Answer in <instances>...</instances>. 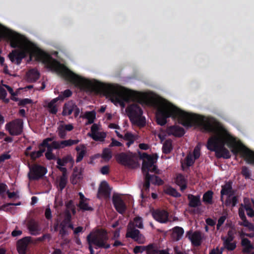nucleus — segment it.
Here are the masks:
<instances>
[{"instance_id":"37998d69","label":"nucleus","mask_w":254,"mask_h":254,"mask_svg":"<svg viewBox=\"0 0 254 254\" xmlns=\"http://www.w3.org/2000/svg\"><path fill=\"white\" fill-rule=\"evenodd\" d=\"M12 135H18L23 131V128H7Z\"/></svg>"},{"instance_id":"412c9836","label":"nucleus","mask_w":254,"mask_h":254,"mask_svg":"<svg viewBox=\"0 0 254 254\" xmlns=\"http://www.w3.org/2000/svg\"><path fill=\"white\" fill-rule=\"evenodd\" d=\"M27 227L30 233L32 235L36 236L41 232V228L39 223L34 220H31L28 222Z\"/></svg>"},{"instance_id":"6e6d98bb","label":"nucleus","mask_w":254,"mask_h":254,"mask_svg":"<svg viewBox=\"0 0 254 254\" xmlns=\"http://www.w3.org/2000/svg\"><path fill=\"white\" fill-rule=\"evenodd\" d=\"M241 173L246 179L250 178L251 175L250 172L247 167L244 166L242 167Z\"/></svg>"},{"instance_id":"c9c22d12","label":"nucleus","mask_w":254,"mask_h":254,"mask_svg":"<svg viewBox=\"0 0 254 254\" xmlns=\"http://www.w3.org/2000/svg\"><path fill=\"white\" fill-rule=\"evenodd\" d=\"M23 122L21 119H17L7 123L5 127H23Z\"/></svg>"},{"instance_id":"bf43d9fd","label":"nucleus","mask_w":254,"mask_h":254,"mask_svg":"<svg viewBox=\"0 0 254 254\" xmlns=\"http://www.w3.org/2000/svg\"><path fill=\"white\" fill-rule=\"evenodd\" d=\"M32 100L28 99V98H25V99H20L18 105L19 106L23 107L27 104L32 103Z\"/></svg>"},{"instance_id":"c756f323","label":"nucleus","mask_w":254,"mask_h":254,"mask_svg":"<svg viewBox=\"0 0 254 254\" xmlns=\"http://www.w3.org/2000/svg\"><path fill=\"white\" fill-rule=\"evenodd\" d=\"M213 195V192L212 190L207 191L203 194L202 201L206 204H212Z\"/></svg>"},{"instance_id":"c03bdc74","label":"nucleus","mask_w":254,"mask_h":254,"mask_svg":"<svg viewBox=\"0 0 254 254\" xmlns=\"http://www.w3.org/2000/svg\"><path fill=\"white\" fill-rule=\"evenodd\" d=\"M58 128V134L60 138H64L65 136L66 131H70L72 130L73 128Z\"/></svg>"},{"instance_id":"0e129e2a","label":"nucleus","mask_w":254,"mask_h":254,"mask_svg":"<svg viewBox=\"0 0 254 254\" xmlns=\"http://www.w3.org/2000/svg\"><path fill=\"white\" fill-rule=\"evenodd\" d=\"M45 217L48 220H50L52 219V212L50 208H47L45 210Z\"/></svg>"},{"instance_id":"a18cd8bd","label":"nucleus","mask_w":254,"mask_h":254,"mask_svg":"<svg viewBox=\"0 0 254 254\" xmlns=\"http://www.w3.org/2000/svg\"><path fill=\"white\" fill-rule=\"evenodd\" d=\"M224 248L228 251H233L236 248V243H231V242L224 241Z\"/></svg>"},{"instance_id":"8fccbe9b","label":"nucleus","mask_w":254,"mask_h":254,"mask_svg":"<svg viewBox=\"0 0 254 254\" xmlns=\"http://www.w3.org/2000/svg\"><path fill=\"white\" fill-rule=\"evenodd\" d=\"M102 157L106 160H109L112 158V154L108 149H104L103 151Z\"/></svg>"},{"instance_id":"6ab92c4d","label":"nucleus","mask_w":254,"mask_h":254,"mask_svg":"<svg viewBox=\"0 0 254 254\" xmlns=\"http://www.w3.org/2000/svg\"><path fill=\"white\" fill-rule=\"evenodd\" d=\"M31 240L30 237H25L17 242V250L19 254H25L28 245Z\"/></svg>"},{"instance_id":"5701e85b","label":"nucleus","mask_w":254,"mask_h":254,"mask_svg":"<svg viewBox=\"0 0 254 254\" xmlns=\"http://www.w3.org/2000/svg\"><path fill=\"white\" fill-rule=\"evenodd\" d=\"M96 112L94 111H87L85 112L83 115H81L80 117H81L83 120H85V125H88L94 123L96 118Z\"/></svg>"},{"instance_id":"423d86ee","label":"nucleus","mask_w":254,"mask_h":254,"mask_svg":"<svg viewBox=\"0 0 254 254\" xmlns=\"http://www.w3.org/2000/svg\"><path fill=\"white\" fill-rule=\"evenodd\" d=\"M126 112L132 124L138 127H144L146 120L142 116L143 111L137 104L129 105L126 109Z\"/></svg>"},{"instance_id":"680f3d73","label":"nucleus","mask_w":254,"mask_h":254,"mask_svg":"<svg viewBox=\"0 0 254 254\" xmlns=\"http://www.w3.org/2000/svg\"><path fill=\"white\" fill-rule=\"evenodd\" d=\"M224 250V248H221L220 249H219L218 248H217L216 249H214L212 250L210 252L209 254H222Z\"/></svg>"},{"instance_id":"79ce46f5","label":"nucleus","mask_w":254,"mask_h":254,"mask_svg":"<svg viewBox=\"0 0 254 254\" xmlns=\"http://www.w3.org/2000/svg\"><path fill=\"white\" fill-rule=\"evenodd\" d=\"M67 182V177H61L59 183V188L60 191H62L65 187Z\"/></svg>"},{"instance_id":"6e6552de","label":"nucleus","mask_w":254,"mask_h":254,"mask_svg":"<svg viewBox=\"0 0 254 254\" xmlns=\"http://www.w3.org/2000/svg\"><path fill=\"white\" fill-rule=\"evenodd\" d=\"M143 175L145 176V182L143 186V189L141 190V196L142 198L144 197L143 191H148L149 190L151 183L158 185H162L163 184V181L159 177L154 175H150L148 172H145V174H143Z\"/></svg>"},{"instance_id":"49530a36","label":"nucleus","mask_w":254,"mask_h":254,"mask_svg":"<svg viewBox=\"0 0 254 254\" xmlns=\"http://www.w3.org/2000/svg\"><path fill=\"white\" fill-rule=\"evenodd\" d=\"M80 178V174L75 172V170L70 177V182L73 185H75L77 183L78 180Z\"/></svg>"},{"instance_id":"de8ad7c7","label":"nucleus","mask_w":254,"mask_h":254,"mask_svg":"<svg viewBox=\"0 0 254 254\" xmlns=\"http://www.w3.org/2000/svg\"><path fill=\"white\" fill-rule=\"evenodd\" d=\"M160 129L161 132L158 134V136L160 139L161 142H162L165 139L167 133L168 134L167 132L168 129L166 128H160Z\"/></svg>"},{"instance_id":"e2e57ef3","label":"nucleus","mask_w":254,"mask_h":254,"mask_svg":"<svg viewBox=\"0 0 254 254\" xmlns=\"http://www.w3.org/2000/svg\"><path fill=\"white\" fill-rule=\"evenodd\" d=\"M65 206H66V210H69L72 209V208H73L74 207H75V205L73 203V201L72 200H68L67 202H66L65 203Z\"/></svg>"},{"instance_id":"5fc2aeb1","label":"nucleus","mask_w":254,"mask_h":254,"mask_svg":"<svg viewBox=\"0 0 254 254\" xmlns=\"http://www.w3.org/2000/svg\"><path fill=\"white\" fill-rule=\"evenodd\" d=\"M245 209L247 212V215L250 217H254V210L252 208V207L249 205L247 204L245 206Z\"/></svg>"},{"instance_id":"20e7f679","label":"nucleus","mask_w":254,"mask_h":254,"mask_svg":"<svg viewBox=\"0 0 254 254\" xmlns=\"http://www.w3.org/2000/svg\"><path fill=\"white\" fill-rule=\"evenodd\" d=\"M5 36L9 40L11 47L20 48V50H15L9 55L10 61L19 65L23 59L33 52V45L29 42H23L19 35L16 33L11 31L6 32Z\"/></svg>"},{"instance_id":"a19ab883","label":"nucleus","mask_w":254,"mask_h":254,"mask_svg":"<svg viewBox=\"0 0 254 254\" xmlns=\"http://www.w3.org/2000/svg\"><path fill=\"white\" fill-rule=\"evenodd\" d=\"M78 207L83 211H92L93 210V208L92 207L89 206L88 204L86 203L85 201H79Z\"/></svg>"},{"instance_id":"338daca9","label":"nucleus","mask_w":254,"mask_h":254,"mask_svg":"<svg viewBox=\"0 0 254 254\" xmlns=\"http://www.w3.org/2000/svg\"><path fill=\"white\" fill-rule=\"evenodd\" d=\"M46 239L50 240L51 239V235L50 234H44L42 237H39L37 240L39 242H43Z\"/></svg>"},{"instance_id":"4c0bfd02","label":"nucleus","mask_w":254,"mask_h":254,"mask_svg":"<svg viewBox=\"0 0 254 254\" xmlns=\"http://www.w3.org/2000/svg\"><path fill=\"white\" fill-rule=\"evenodd\" d=\"M33 53L36 55L37 58L41 60H45L46 58L49 57V56H48L45 52L41 51L39 49H36L34 50L33 49Z\"/></svg>"},{"instance_id":"f257e3e1","label":"nucleus","mask_w":254,"mask_h":254,"mask_svg":"<svg viewBox=\"0 0 254 254\" xmlns=\"http://www.w3.org/2000/svg\"><path fill=\"white\" fill-rule=\"evenodd\" d=\"M156 122L163 126L171 117L184 127H223L214 118L185 111L167 101L154 103Z\"/></svg>"},{"instance_id":"052dcab7","label":"nucleus","mask_w":254,"mask_h":254,"mask_svg":"<svg viewBox=\"0 0 254 254\" xmlns=\"http://www.w3.org/2000/svg\"><path fill=\"white\" fill-rule=\"evenodd\" d=\"M45 155L46 159L48 160L56 159V156L53 153V152H46Z\"/></svg>"},{"instance_id":"58836bf2","label":"nucleus","mask_w":254,"mask_h":254,"mask_svg":"<svg viewBox=\"0 0 254 254\" xmlns=\"http://www.w3.org/2000/svg\"><path fill=\"white\" fill-rule=\"evenodd\" d=\"M241 220H242V222H240L239 223V224L240 226H242L248 228L250 231H254V224L249 222L248 220L247 219V217Z\"/></svg>"},{"instance_id":"774afa93","label":"nucleus","mask_w":254,"mask_h":254,"mask_svg":"<svg viewBox=\"0 0 254 254\" xmlns=\"http://www.w3.org/2000/svg\"><path fill=\"white\" fill-rule=\"evenodd\" d=\"M205 222L207 225L211 227H214L216 224V222L210 218H208L205 220Z\"/></svg>"},{"instance_id":"13d9d810","label":"nucleus","mask_w":254,"mask_h":254,"mask_svg":"<svg viewBox=\"0 0 254 254\" xmlns=\"http://www.w3.org/2000/svg\"><path fill=\"white\" fill-rule=\"evenodd\" d=\"M241 244L245 247H249L250 248H254L253 246L251 244V241L247 238H243L242 239Z\"/></svg>"},{"instance_id":"1a4fd4ad","label":"nucleus","mask_w":254,"mask_h":254,"mask_svg":"<svg viewBox=\"0 0 254 254\" xmlns=\"http://www.w3.org/2000/svg\"><path fill=\"white\" fill-rule=\"evenodd\" d=\"M127 238H130L138 244H142L145 242V237L140 233L139 230L133 228L131 223H128L126 235Z\"/></svg>"},{"instance_id":"7ed1b4c3","label":"nucleus","mask_w":254,"mask_h":254,"mask_svg":"<svg viewBox=\"0 0 254 254\" xmlns=\"http://www.w3.org/2000/svg\"><path fill=\"white\" fill-rule=\"evenodd\" d=\"M63 77L69 82L76 86L86 91L98 94L100 93H107L111 97L123 105L125 103H128L134 99L133 92L127 90L124 87H121V90L110 91L106 84L98 81L92 82L76 74L67 68L61 70Z\"/></svg>"},{"instance_id":"b1692460","label":"nucleus","mask_w":254,"mask_h":254,"mask_svg":"<svg viewBox=\"0 0 254 254\" xmlns=\"http://www.w3.org/2000/svg\"><path fill=\"white\" fill-rule=\"evenodd\" d=\"M188 198L189 200V205L191 207H196L201 205L200 195H194L189 194L188 195Z\"/></svg>"},{"instance_id":"cd10ccee","label":"nucleus","mask_w":254,"mask_h":254,"mask_svg":"<svg viewBox=\"0 0 254 254\" xmlns=\"http://www.w3.org/2000/svg\"><path fill=\"white\" fill-rule=\"evenodd\" d=\"M168 129L167 132L172 134L175 137H180L185 133L184 128H166Z\"/></svg>"},{"instance_id":"0eeeda50","label":"nucleus","mask_w":254,"mask_h":254,"mask_svg":"<svg viewBox=\"0 0 254 254\" xmlns=\"http://www.w3.org/2000/svg\"><path fill=\"white\" fill-rule=\"evenodd\" d=\"M78 139H71L62 140L60 141H53L51 137L46 138L40 144L39 147L42 148H47V152H53V149L64 148L66 146H70L73 144H76L79 142Z\"/></svg>"},{"instance_id":"72a5a7b5","label":"nucleus","mask_w":254,"mask_h":254,"mask_svg":"<svg viewBox=\"0 0 254 254\" xmlns=\"http://www.w3.org/2000/svg\"><path fill=\"white\" fill-rule=\"evenodd\" d=\"M165 193L175 197H180L181 196V193H179L176 189L172 188V187L167 188L165 190Z\"/></svg>"},{"instance_id":"bb28decb","label":"nucleus","mask_w":254,"mask_h":254,"mask_svg":"<svg viewBox=\"0 0 254 254\" xmlns=\"http://www.w3.org/2000/svg\"><path fill=\"white\" fill-rule=\"evenodd\" d=\"M68 163L73 164L74 163L73 158L70 154L64 156L62 159L58 158L57 163L59 166H64Z\"/></svg>"},{"instance_id":"a211bd4d","label":"nucleus","mask_w":254,"mask_h":254,"mask_svg":"<svg viewBox=\"0 0 254 254\" xmlns=\"http://www.w3.org/2000/svg\"><path fill=\"white\" fill-rule=\"evenodd\" d=\"M152 215L155 220L159 222L165 223L168 221V212L164 209H157L152 212Z\"/></svg>"},{"instance_id":"9d476101","label":"nucleus","mask_w":254,"mask_h":254,"mask_svg":"<svg viewBox=\"0 0 254 254\" xmlns=\"http://www.w3.org/2000/svg\"><path fill=\"white\" fill-rule=\"evenodd\" d=\"M47 172L46 168L39 164L30 167L28 178L30 180H38L42 178Z\"/></svg>"},{"instance_id":"2eb2a0df","label":"nucleus","mask_w":254,"mask_h":254,"mask_svg":"<svg viewBox=\"0 0 254 254\" xmlns=\"http://www.w3.org/2000/svg\"><path fill=\"white\" fill-rule=\"evenodd\" d=\"M111 189L108 184L105 181H102L98 188L97 197L101 198H109L110 197Z\"/></svg>"},{"instance_id":"603ef678","label":"nucleus","mask_w":254,"mask_h":254,"mask_svg":"<svg viewBox=\"0 0 254 254\" xmlns=\"http://www.w3.org/2000/svg\"><path fill=\"white\" fill-rule=\"evenodd\" d=\"M123 139L127 141H134L135 140V136L130 132H127L125 134Z\"/></svg>"},{"instance_id":"f03ea898","label":"nucleus","mask_w":254,"mask_h":254,"mask_svg":"<svg viewBox=\"0 0 254 254\" xmlns=\"http://www.w3.org/2000/svg\"><path fill=\"white\" fill-rule=\"evenodd\" d=\"M203 132H210L211 136L208 138L207 142V148L208 150L215 152L217 158H223L229 159L231 157L230 151L225 147L227 145L231 149L232 152L237 155L240 152L245 159L249 163L254 164L248 153L254 155V152L244 146L240 148L241 143L237 141L226 128H200Z\"/></svg>"},{"instance_id":"ddd939ff","label":"nucleus","mask_w":254,"mask_h":254,"mask_svg":"<svg viewBox=\"0 0 254 254\" xmlns=\"http://www.w3.org/2000/svg\"><path fill=\"white\" fill-rule=\"evenodd\" d=\"M72 112L76 118L79 115L80 109L73 101H69L65 103L63 108V115L64 116L70 115Z\"/></svg>"},{"instance_id":"f8f14e48","label":"nucleus","mask_w":254,"mask_h":254,"mask_svg":"<svg viewBox=\"0 0 254 254\" xmlns=\"http://www.w3.org/2000/svg\"><path fill=\"white\" fill-rule=\"evenodd\" d=\"M112 202L118 212L123 214L126 212L127 208L126 204L119 194L116 193L113 194Z\"/></svg>"},{"instance_id":"ea45409f","label":"nucleus","mask_w":254,"mask_h":254,"mask_svg":"<svg viewBox=\"0 0 254 254\" xmlns=\"http://www.w3.org/2000/svg\"><path fill=\"white\" fill-rule=\"evenodd\" d=\"M72 92L69 89H66L64 92H62L57 99L60 101H63L64 99L69 97L72 95Z\"/></svg>"},{"instance_id":"e433bc0d","label":"nucleus","mask_w":254,"mask_h":254,"mask_svg":"<svg viewBox=\"0 0 254 254\" xmlns=\"http://www.w3.org/2000/svg\"><path fill=\"white\" fill-rule=\"evenodd\" d=\"M40 150L37 151H33L31 152L30 157L32 160H35L36 159L40 158L43 155V153L45 151V148L39 147Z\"/></svg>"},{"instance_id":"4468645a","label":"nucleus","mask_w":254,"mask_h":254,"mask_svg":"<svg viewBox=\"0 0 254 254\" xmlns=\"http://www.w3.org/2000/svg\"><path fill=\"white\" fill-rule=\"evenodd\" d=\"M71 221V215L69 210H65L64 212V218L60 224V229L59 231V234L61 237H64L68 235V233L66 230V227Z\"/></svg>"},{"instance_id":"473e14b6","label":"nucleus","mask_w":254,"mask_h":254,"mask_svg":"<svg viewBox=\"0 0 254 254\" xmlns=\"http://www.w3.org/2000/svg\"><path fill=\"white\" fill-rule=\"evenodd\" d=\"M145 251L146 254H158V249L154 244H150L145 246Z\"/></svg>"},{"instance_id":"09e8293b","label":"nucleus","mask_w":254,"mask_h":254,"mask_svg":"<svg viewBox=\"0 0 254 254\" xmlns=\"http://www.w3.org/2000/svg\"><path fill=\"white\" fill-rule=\"evenodd\" d=\"M227 238L222 237V239L226 242H232L234 239V234L232 230H229L227 233Z\"/></svg>"},{"instance_id":"dca6fc26","label":"nucleus","mask_w":254,"mask_h":254,"mask_svg":"<svg viewBox=\"0 0 254 254\" xmlns=\"http://www.w3.org/2000/svg\"><path fill=\"white\" fill-rule=\"evenodd\" d=\"M186 237L191 241L193 246L198 247L201 245L202 242V236L201 232L198 231L192 232L190 230L187 232Z\"/></svg>"},{"instance_id":"2f4dec72","label":"nucleus","mask_w":254,"mask_h":254,"mask_svg":"<svg viewBox=\"0 0 254 254\" xmlns=\"http://www.w3.org/2000/svg\"><path fill=\"white\" fill-rule=\"evenodd\" d=\"M172 149V141L170 139L166 140L163 144V153L165 154H168L171 152Z\"/></svg>"},{"instance_id":"7c9ffc66","label":"nucleus","mask_w":254,"mask_h":254,"mask_svg":"<svg viewBox=\"0 0 254 254\" xmlns=\"http://www.w3.org/2000/svg\"><path fill=\"white\" fill-rule=\"evenodd\" d=\"M57 101L58 100L56 98L50 101L47 105L49 111L53 114H56L58 112V108L56 104Z\"/></svg>"},{"instance_id":"c85d7f7f","label":"nucleus","mask_w":254,"mask_h":254,"mask_svg":"<svg viewBox=\"0 0 254 254\" xmlns=\"http://www.w3.org/2000/svg\"><path fill=\"white\" fill-rule=\"evenodd\" d=\"M184 233L183 228L176 226L173 229L172 237L176 241L180 240Z\"/></svg>"},{"instance_id":"4d7b16f0","label":"nucleus","mask_w":254,"mask_h":254,"mask_svg":"<svg viewBox=\"0 0 254 254\" xmlns=\"http://www.w3.org/2000/svg\"><path fill=\"white\" fill-rule=\"evenodd\" d=\"M145 246H136L133 248V253L135 254L142 253L145 251Z\"/></svg>"},{"instance_id":"aec40b11","label":"nucleus","mask_w":254,"mask_h":254,"mask_svg":"<svg viewBox=\"0 0 254 254\" xmlns=\"http://www.w3.org/2000/svg\"><path fill=\"white\" fill-rule=\"evenodd\" d=\"M157 154H153L149 156L146 160H143L141 170L143 174H145V172H148L149 167H151L156 162L158 158Z\"/></svg>"},{"instance_id":"69168bd1","label":"nucleus","mask_w":254,"mask_h":254,"mask_svg":"<svg viewBox=\"0 0 254 254\" xmlns=\"http://www.w3.org/2000/svg\"><path fill=\"white\" fill-rule=\"evenodd\" d=\"M193 155L194 160L197 159L200 156V150L197 147H195L193 151Z\"/></svg>"},{"instance_id":"3c124183","label":"nucleus","mask_w":254,"mask_h":254,"mask_svg":"<svg viewBox=\"0 0 254 254\" xmlns=\"http://www.w3.org/2000/svg\"><path fill=\"white\" fill-rule=\"evenodd\" d=\"M176 183L178 186L186 183V181L183 175L179 174L177 176L176 179Z\"/></svg>"},{"instance_id":"393cba45","label":"nucleus","mask_w":254,"mask_h":254,"mask_svg":"<svg viewBox=\"0 0 254 254\" xmlns=\"http://www.w3.org/2000/svg\"><path fill=\"white\" fill-rule=\"evenodd\" d=\"M39 77L40 73L37 69L34 68L29 70L27 73V80L30 82H35L39 78Z\"/></svg>"},{"instance_id":"39448f33","label":"nucleus","mask_w":254,"mask_h":254,"mask_svg":"<svg viewBox=\"0 0 254 254\" xmlns=\"http://www.w3.org/2000/svg\"><path fill=\"white\" fill-rule=\"evenodd\" d=\"M109 236L106 231L103 229H98L92 232L87 236V242L89 245V250L90 254H94L92 245L95 246L96 249L110 248V244L108 243Z\"/></svg>"},{"instance_id":"a878e982","label":"nucleus","mask_w":254,"mask_h":254,"mask_svg":"<svg viewBox=\"0 0 254 254\" xmlns=\"http://www.w3.org/2000/svg\"><path fill=\"white\" fill-rule=\"evenodd\" d=\"M75 150L77 151L76 162L77 163L80 162L84 157L86 153L85 146L83 144L77 146Z\"/></svg>"},{"instance_id":"f3484780","label":"nucleus","mask_w":254,"mask_h":254,"mask_svg":"<svg viewBox=\"0 0 254 254\" xmlns=\"http://www.w3.org/2000/svg\"><path fill=\"white\" fill-rule=\"evenodd\" d=\"M233 182L232 181L229 180L225 182V184L222 186L221 190L220 191V200L222 202L224 201L223 196L228 195L229 197L233 196L235 194V190L232 188Z\"/></svg>"},{"instance_id":"4be33fe9","label":"nucleus","mask_w":254,"mask_h":254,"mask_svg":"<svg viewBox=\"0 0 254 254\" xmlns=\"http://www.w3.org/2000/svg\"><path fill=\"white\" fill-rule=\"evenodd\" d=\"M100 128H91V133L90 136L96 141H103L106 137V133L103 131H100Z\"/></svg>"},{"instance_id":"9b49d317","label":"nucleus","mask_w":254,"mask_h":254,"mask_svg":"<svg viewBox=\"0 0 254 254\" xmlns=\"http://www.w3.org/2000/svg\"><path fill=\"white\" fill-rule=\"evenodd\" d=\"M116 159L119 164L125 166L131 167L134 163L133 156L125 152L118 154L116 156Z\"/></svg>"},{"instance_id":"864d4df0","label":"nucleus","mask_w":254,"mask_h":254,"mask_svg":"<svg viewBox=\"0 0 254 254\" xmlns=\"http://www.w3.org/2000/svg\"><path fill=\"white\" fill-rule=\"evenodd\" d=\"M194 158L191 155H188L186 158V165L188 167L191 166L194 163Z\"/></svg>"},{"instance_id":"f704fd0d","label":"nucleus","mask_w":254,"mask_h":254,"mask_svg":"<svg viewBox=\"0 0 254 254\" xmlns=\"http://www.w3.org/2000/svg\"><path fill=\"white\" fill-rule=\"evenodd\" d=\"M129 223H132L133 228L137 227L139 229H142L143 228L142 218L141 217H135L133 219V221H130Z\"/></svg>"}]
</instances>
